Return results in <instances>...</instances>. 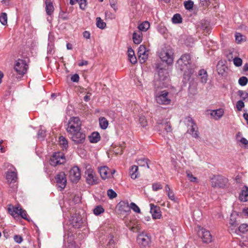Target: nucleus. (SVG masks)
Here are the masks:
<instances>
[{
  "label": "nucleus",
  "mask_w": 248,
  "mask_h": 248,
  "mask_svg": "<svg viewBox=\"0 0 248 248\" xmlns=\"http://www.w3.org/2000/svg\"><path fill=\"white\" fill-rule=\"evenodd\" d=\"M198 76L200 78L201 82L203 84H205L208 79V75L205 70L201 69L198 73Z\"/></svg>",
  "instance_id": "nucleus-27"
},
{
  "label": "nucleus",
  "mask_w": 248,
  "mask_h": 248,
  "mask_svg": "<svg viewBox=\"0 0 248 248\" xmlns=\"http://www.w3.org/2000/svg\"><path fill=\"white\" fill-rule=\"evenodd\" d=\"M155 89V96L158 104L165 105L170 104L171 100L168 97L169 93L167 91L158 92L159 89Z\"/></svg>",
  "instance_id": "nucleus-7"
},
{
  "label": "nucleus",
  "mask_w": 248,
  "mask_h": 248,
  "mask_svg": "<svg viewBox=\"0 0 248 248\" xmlns=\"http://www.w3.org/2000/svg\"><path fill=\"white\" fill-rule=\"evenodd\" d=\"M148 53L138 56L140 62L141 63H144L146 61V60L148 59Z\"/></svg>",
  "instance_id": "nucleus-49"
},
{
  "label": "nucleus",
  "mask_w": 248,
  "mask_h": 248,
  "mask_svg": "<svg viewBox=\"0 0 248 248\" xmlns=\"http://www.w3.org/2000/svg\"><path fill=\"white\" fill-rule=\"evenodd\" d=\"M98 171L103 179L110 177L109 169L107 166H103L98 168Z\"/></svg>",
  "instance_id": "nucleus-21"
},
{
  "label": "nucleus",
  "mask_w": 248,
  "mask_h": 248,
  "mask_svg": "<svg viewBox=\"0 0 248 248\" xmlns=\"http://www.w3.org/2000/svg\"><path fill=\"white\" fill-rule=\"evenodd\" d=\"M245 107V104L243 100H239L237 102L236 107L238 111L242 110V108Z\"/></svg>",
  "instance_id": "nucleus-52"
},
{
  "label": "nucleus",
  "mask_w": 248,
  "mask_h": 248,
  "mask_svg": "<svg viewBox=\"0 0 248 248\" xmlns=\"http://www.w3.org/2000/svg\"><path fill=\"white\" fill-rule=\"evenodd\" d=\"M228 69V67L223 63L222 61H219L217 65V71L220 76H224Z\"/></svg>",
  "instance_id": "nucleus-20"
},
{
  "label": "nucleus",
  "mask_w": 248,
  "mask_h": 248,
  "mask_svg": "<svg viewBox=\"0 0 248 248\" xmlns=\"http://www.w3.org/2000/svg\"><path fill=\"white\" fill-rule=\"evenodd\" d=\"M137 242L141 248L149 247L151 243V237L147 233H141L137 237Z\"/></svg>",
  "instance_id": "nucleus-15"
},
{
  "label": "nucleus",
  "mask_w": 248,
  "mask_h": 248,
  "mask_svg": "<svg viewBox=\"0 0 248 248\" xmlns=\"http://www.w3.org/2000/svg\"><path fill=\"white\" fill-rule=\"evenodd\" d=\"M45 3L46 5L45 10L46 14L48 16L52 15L54 10L52 2L50 0H46Z\"/></svg>",
  "instance_id": "nucleus-23"
},
{
  "label": "nucleus",
  "mask_w": 248,
  "mask_h": 248,
  "mask_svg": "<svg viewBox=\"0 0 248 248\" xmlns=\"http://www.w3.org/2000/svg\"><path fill=\"white\" fill-rule=\"evenodd\" d=\"M150 23L148 21H144L138 26L139 31H145L150 28Z\"/></svg>",
  "instance_id": "nucleus-35"
},
{
  "label": "nucleus",
  "mask_w": 248,
  "mask_h": 248,
  "mask_svg": "<svg viewBox=\"0 0 248 248\" xmlns=\"http://www.w3.org/2000/svg\"><path fill=\"white\" fill-rule=\"evenodd\" d=\"M66 131L69 134L81 129V122L78 117H72L68 121Z\"/></svg>",
  "instance_id": "nucleus-6"
},
{
  "label": "nucleus",
  "mask_w": 248,
  "mask_h": 248,
  "mask_svg": "<svg viewBox=\"0 0 248 248\" xmlns=\"http://www.w3.org/2000/svg\"><path fill=\"white\" fill-rule=\"evenodd\" d=\"M176 67L184 72V78L189 80L194 73L195 65L192 63L191 55L188 53L182 55L176 62Z\"/></svg>",
  "instance_id": "nucleus-1"
},
{
  "label": "nucleus",
  "mask_w": 248,
  "mask_h": 248,
  "mask_svg": "<svg viewBox=\"0 0 248 248\" xmlns=\"http://www.w3.org/2000/svg\"><path fill=\"white\" fill-rule=\"evenodd\" d=\"M163 187L159 183H154L152 185V188L154 191H157L162 189Z\"/></svg>",
  "instance_id": "nucleus-53"
},
{
  "label": "nucleus",
  "mask_w": 248,
  "mask_h": 248,
  "mask_svg": "<svg viewBox=\"0 0 248 248\" xmlns=\"http://www.w3.org/2000/svg\"><path fill=\"white\" fill-rule=\"evenodd\" d=\"M129 207L136 213H140V208L134 202L130 203Z\"/></svg>",
  "instance_id": "nucleus-51"
},
{
  "label": "nucleus",
  "mask_w": 248,
  "mask_h": 248,
  "mask_svg": "<svg viewBox=\"0 0 248 248\" xmlns=\"http://www.w3.org/2000/svg\"><path fill=\"white\" fill-rule=\"evenodd\" d=\"M238 231L241 233H245L248 231V224L243 223L238 227Z\"/></svg>",
  "instance_id": "nucleus-41"
},
{
  "label": "nucleus",
  "mask_w": 248,
  "mask_h": 248,
  "mask_svg": "<svg viewBox=\"0 0 248 248\" xmlns=\"http://www.w3.org/2000/svg\"><path fill=\"white\" fill-rule=\"evenodd\" d=\"M99 125L102 129H106L108 125V122L104 117H101L99 119Z\"/></svg>",
  "instance_id": "nucleus-32"
},
{
  "label": "nucleus",
  "mask_w": 248,
  "mask_h": 248,
  "mask_svg": "<svg viewBox=\"0 0 248 248\" xmlns=\"http://www.w3.org/2000/svg\"><path fill=\"white\" fill-rule=\"evenodd\" d=\"M72 140L75 144H83L85 141L86 135L81 130H78L77 132L69 134Z\"/></svg>",
  "instance_id": "nucleus-13"
},
{
  "label": "nucleus",
  "mask_w": 248,
  "mask_h": 248,
  "mask_svg": "<svg viewBox=\"0 0 248 248\" xmlns=\"http://www.w3.org/2000/svg\"><path fill=\"white\" fill-rule=\"evenodd\" d=\"M93 213L96 216H98L105 212V210L103 207L99 205L96 206L93 210Z\"/></svg>",
  "instance_id": "nucleus-39"
},
{
  "label": "nucleus",
  "mask_w": 248,
  "mask_h": 248,
  "mask_svg": "<svg viewBox=\"0 0 248 248\" xmlns=\"http://www.w3.org/2000/svg\"><path fill=\"white\" fill-rule=\"evenodd\" d=\"M167 195H168L169 198L170 200H171V201L175 200V196H174V194L173 192H172V191L171 190V191L168 192V193H167Z\"/></svg>",
  "instance_id": "nucleus-62"
},
{
  "label": "nucleus",
  "mask_w": 248,
  "mask_h": 248,
  "mask_svg": "<svg viewBox=\"0 0 248 248\" xmlns=\"http://www.w3.org/2000/svg\"><path fill=\"white\" fill-rule=\"evenodd\" d=\"M65 162L66 159L64 154L61 152L54 153L49 160L50 165L54 167L63 164Z\"/></svg>",
  "instance_id": "nucleus-10"
},
{
  "label": "nucleus",
  "mask_w": 248,
  "mask_h": 248,
  "mask_svg": "<svg viewBox=\"0 0 248 248\" xmlns=\"http://www.w3.org/2000/svg\"><path fill=\"white\" fill-rule=\"evenodd\" d=\"M164 129L167 133L171 132L172 131L171 126L169 122H166L165 124Z\"/></svg>",
  "instance_id": "nucleus-56"
},
{
  "label": "nucleus",
  "mask_w": 248,
  "mask_h": 248,
  "mask_svg": "<svg viewBox=\"0 0 248 248\" xmlns=\"http://www.w3.org/2000/svg\"><path fill=\"white\" fill-rule=\"evenodd\" d=\"M229 224L230 225V227H232V228L237 227L238 225V222L236 220L235 216L232 214L230 216Z\"/></svg>",
  "instance_id": "nucleus-36"
},
{
  "label": "nucleus",
  "mask_w": 248,
  "mask_h": 248,
  "mask_svg": "<svg viewBox=\"0 0 248 248\" xmlns=\"http://www.w3.org/2000/svg\"><path fill=\"white\" fill-rule=\"evenodd\" d=\"M233 64L237 67H239L242 64V60L239 57H235L233 60Z\"/></svg>",
  "instance_id": "nucleus-47"
},
{
  "label": "nucleus",
  "mask_w": 248,
  "mask_h": 248,
  "mask_svg": "<svg viewBox=\"0 0 248 248\" xmlns=\"http://www.w3.org/2000/svg\"><path fill=\"white\" fill-rule=\"evenodd\" d=\"M133 42L135 44H140L142 40V33L141 31H138L133 33Z\"/></svg>",
  "instance_id": "nucleus-25"
},
{
  "label": "nucleus",
  "mask_w": 248,
  "mask_h": 248,
  "mask_svg": "<svg viewBox=\"0 0 248 248\" xmlns=\"http://www.w3.org/2000/svg\"><path fill=\"white\" fill-rule=\"evenodd\" d=\"M54 41H55V37L53 35L49 34L48 35V44L51 45L53 44L54 45Z\"/></svg>",
  "instance_id": "nucleus-61"
},
{
  "label": "nucleus",
  "mask_w": 248,
  "mask_h": 248,
  "mask_svg": "<svg viewBox=\"0 0 248 248\" xmlns=\"http://www.w3.org/2000/svg\"><path fill=\"white\" fill-rule=\"evenodd\" d=\"M107 194L108 197L111 199L115 198L117 196V193L112 189H109L108 190Z\"/></svg>",
  "instance_id": "nucleus-48"
},
{
  "label": "nucleus",
  "mask_w": 248,
  "mask_h": 248,
  "mask_svg": "<svg viewBox=\"0 0 248 248\" xmlns=\"http://www.w3.org/2000/svg\"><path fill=\"white\" fill-rule=\"evenodd\" d=\"M28 65L25 60L18 59L14 64V71H11L8 77L13 81H18L26 74L28 69Z\"/></svg>",
  "instance_id": "nucleus-2"
},
{
  "label": "nucleus",
  "mask_w": 248,
  "mask_h": 248,
  "mask_svg": "<svg viewBox=\"0 0 248 248\" xmlns=\"http://www.w3.org/2000/svg\"><path fill=\"white\" fill-rule=\"evenodd\" d=\"M70 224L74 228H80L83 223L81 216L78 214H74L69 218Z\"/></svg>",
  "instance_id": "nucleus-17"
},
{
  "label": "nucleus",
  "mask_w": 248,
  "mask_h": 248,
  "mask_svg": "<svg viewBox=\"0 0 248 248\" xmlns=\"http://www.w3.org/2000/svg\"><path fill=\"white\" fill-rule=\"evenodd\" d=\"M89 140L91 143H95L98 142L101 139L99 133L97 132H93L90 136H89Z\"/></svg>",
  "instance_id": "nucleus-26"
},
{
  "label": "nucleus",
  "mask_w": 248,
  "mask_h": 248,
  "mask_svg": "<svg viewBox=\"0 0 248 248\" xmlns=\"http://www.w3.org/2000/svg\"><path fill=\"white\" fill-rule=\"evenodd\" d=\"M172 21L173 23L178 24L182 22V18L179 14H175L172 18Z\"/></svg>",
  "instance_id": "nucleus-40"
},
{
  "label": "nucleus",
  "mask_w": 248,
  "mask_h": 248,
  "mask_svg": "<svg viewBox=\"0 0 248 248\" xmlns=\"http://www.w3.org/2000/svg\"><path fill=\"white\" fill-rule=\"evenodd\" d=\"M150 213L154 219H159L161 217V212L160 207L154 204H150Z\"/></svg>",
  "instance_id": "nucleus-19"
},
{
  "label": "nucleus",
  "mask_w": 248,
  "mask_h": 248,
  "mask_svg": "<svg viewBox=\"0 0 248 248\" xmlns=\"http://www.w3.org/2000/svg\"><path fill=\"white\" fill-rule=\"evenodd\" d=\"M138 170V167L136 165H133L131 167L129 173L132 179H135L139 176V172Z\"/></svg>",
  "instance_id": "nucleus-28"
},
{
  "label": "nucleus",
  "mask_w": 248,
  "mask_h": 248,
  "mask_svg": "<svg viewBox=\"0 0 248 248\" xmlns=\"http://www.w3.org/2000/svg\"><path fill=\"white\" fill-rule=\"evenodd\" d=\"M59 142L63 149H67L68 147V141L66 139L62 136L59 137Z\"/></svg>",
  "instance_id": "nucleus-34"
},
{
  "label": "nucleus",
  "mask_w": 248,
  "mask_h": 248,
  "mask_svg": "<svg viewBox=\"0 0 248 248\" xmlns=\"http://www.w3.org/2000/svg\"><path fill=\"white\" fill-rule=\"evenodd\" d=\"M55 180L56 186L61 191L64 189L66 186L67 180L66 175L63 171H61L56 175Z\"/></svg>",
  "instance_id": "nucleus-14"
},
{
  "label": "nucleus",
  "mask_w": 248,
  "mask_h": 248,
  "mask_svg": "<svg viewBox=\"0 0 248 248\" xmlns=\"http://www.w3.org/2000/svg\"><path fill=\"white\" fill-rule=\"evenodd\" d=\"M119 205L121 209L126 211V209H129V206L127 202L121 201Z\"/></svg>",
  "instance_id": "nucleus-45"
},
{
  "label": "nucleus",
  "mask_w": 248,
  "mask_h": 248,
  "mask_svg": "<svg viewBox=\"0 0 248 248\" xmlns=\"http://www.w3.org/2000/svg\"><path fill=\"white\" fill-rule=\"evenodd\" d=\"M90 35H91V34L90 33L89 31H84L83 32V36L84 38H86V39H89L90 38Z\"/></svg>",
  "instance_id": "nucleus-63"
},
{
  "label": "nucleus",
  "mask_w": 248,
  "mask_h": 248,
  "mask_svg": "<svg viewBox=\"0 0 248 248\" xmlns=\"http://www.w3.org/2000/svg\"><path fill=\"white\" fill-rule=\"evenodd\" d=\"M128 56L130 62L132 64H135L137 62V59L135 55L134 51L130 47L128 49Z\"/></svg>",
  "instance_id": "nucleus-31"
},
{
  "label": "nucleus",
  "mask_w": 248,
  "mask_h": 248,
  "mask_svg": "<svg viewBox=\"0 0 248 248\" xmlns=\"http://www.w3.org/2000/svg\"><path fill=\"white\" fill-rule=\"evenodd\" d=\"M159 56L162 61L168 65L171 64L174 61V50L170 46H165L161 49Z\"/></svg>",
  "instance_id": "nucleus-4"
},
{
  "label": "nucleus",
  "mask_w": 248,
  "mask_h": 248,
  "mask_svg": "<svg viewBox=\"0 0 248 248\" xmlns=\"http://www.w3.org/2000/svg\"><path fill=\"white\" fill-rule=\"evenodd\" d=\"M184 122L187 126L191 127L190 129L189 130L192 136L194 138H198L199 137V131L197 125L194 122V120L190 116H186L185 118Z\"/></svg>",
  "instance_id": "nucleus-12"
},
{
  "label": "nucleus",
  "mask_w": 248,
  "mask_h": 248,
  "mask_svg": "<svg viewBox=\"0 0 248 248\" xmlns=\"http://www.w3.org/2000/svg\"><path fill=\"white\" fill-rule=\"evenodd\" d=\"M239 199L241 202H246L248 201V187L244 186L239 194Z\"/></svg>",
  "instance_id": "nucleus-22"
},
{
  "label": "nucleus",
  "mask_w": 248,
  "mask_h": 248,
  "mask_svg": "<svg viewBox=\"0 0 248 248\" xmlns=\"http://www.w3.org/2000/svg\"><path fill=\"white\" fill-rule=\"evenodd\" d=\"M158 31L161 33L164 34L166 33L167 31V28L163 25H160L158 27Z\"/></svg>",
  "instance_id": "nucleus-59"
},
{
  "label": "nucleus",
  "mask_w": 248,
  "mask_h": 248,
  "mask_svg": "<svg viewBox=\"0 0 248 248\" xmlns=\"http://www.w3.org/2000/svg\"><path fill=\"white\" fill-rule=\"evenodd\" d=\"M76 2H78L79 5V8L81 10H85L87 6V0H70V4L72 5H74Z\"/></svg>",
  "instance_id": "nucleus-30"
},
{
  "label": "nucleus",
  "mask_w": 248,
  "mask_h": 248,
  "mask_svg": "<svg viewBox=\"0 0 248 248\" xmlns=\"http://www.w3.org/2000/svg\"><path fill=\"white\" fill-rule=\"evenodd\" d=\"M136 162L138 165L140 166L144 167L146 166L147 168H149V164L150 161L147 158L142 157L139 158L137 159Z\"/></svg>",
  "instance_id": "nucleus-29"
},
{
  "label": "nucleus",
  "mask_w": 248,
  "mask_h": 248,
  "mask_svg": "<svg viewBox=\"0 0 248 248\" xmlns=\"http://www.w3.org/2000/svg\"><path fill=\"white\" fill-rule=\"evenodd\" d=\"M194 3L191 0L186 1L184 2V6L186 10H190L193 7Z\"/></svg>",
  "instance_id": "nucleus-46"
},
{
  "label": "nucleus",
  "mask_w": 248,
  "mask_h": 248,
  "mask_svg": "<svg viewBox=\"0 0 248 248\" xmlns=\"http://www.w3.org/2000/svg\"><path fill=\"white\" fill-rule=\"evenodd\" d=\"M96 26L101 29H104L106 27V23L100 17H98L96 19Z\"/></svg>",
  "instance_id": "nucleus-37"
},
{
  "label": "nucleus",
  "mask_w": 248,
  "mask_h": 248,
  "mask_svg": "<svg viewBox=\"0 0 248 248\" xmlns=\"http://www.w3.org/2000/svg\"><path fill=\"white\" fill-rule=\"evenodd\" d=\"M69 178L73 183H77L81 178V173L79 168L74 166L69 171Z\"/></svg>",
  "instance_id": "nucleus-16"
},
{
  "label": "nucleus",
  "mask_w": 248,
  "mask_h": 248,
  "mask_svg": "<svg viewBox=\"0 0 248 248\" xmlns=\"http://www.w3.org/2000/svg\"><path fill=\"white\" fill-rule=\"evenodd\" d=\"M224 114V110L222 108H219L216 110H211L210 115L213 117L215 120L220 119Z\"/></svg>",
  "instance_id": "nucleus-24"
},
{
  "label": "nucleus",
  "mask_w": 248,
  "mask_h": 248,
  "mask_svg": "<svg viewBox=\"0 0 248 248\" xmlns=\"http://www.w3.org/2000/svg\"><path fill=\"white\" fill-rule=\"evenodd\" d=\"M240 141L243 144H244L245 145H248V140L246 139H245V138H242L240 139Z\"/></svg>",
  "instance_id": "nucleus-64"
},
{
  "label": "nucleus",
  "mask_w": 248,
  "mask_h": 248,
  "mask_svg": "<svg viewBox=\"0 0 248 248\" xmlns=\"http://www.w3.org/2000/svg\"><path fill=\"white\" fill-rule=\"evenodd\" d=\"M14 240L16 243L20 244L23 241V238L19 235H15L14 237Z\"/></svg>",
  "instance_id": "nucleus-55"
},
{
  "label": "nucleus",
  "mask_w": 248,
  "mask_h": 248,
  "mask_svg": "<svg viewBox=\"0 0 248 248\" xmlns=\"http://www.w3.org/2000/svg\"><path fill=\"white\" fill-rule=\"evenodd\" d=\"M146 48L144 46L140 45L138 52V56L148 53V51H146Z\"/></svg>",
  "instance_id": "nucleus-50"
},
{
  "label": "nucleus",
  "mask_w": 248,
  "mask_h": 248,
  "mask_svg": "<svg viewBox=\"0 0 248 248\" xmlns=\"http://www.w3.org/2000/svg\"><path fill=\"white\" fill-rule=\"evenodd\" d=\"M157 74L154 80L155 89H162L166 86L165 81L167 79L168 73L166 69L157 67Z\"/></svg>",
  "instance_id": "nucleus-3"
},
{
  "label": "nucleus",
  "mask_w": 248,
  "mask_h": 248,
  "mask_svg": "<svg viewBox=\"0 0 248 248\" xmlns=\"http://www.w3.org/2000/svg\"><path fill=\"white\" fill-rule=\"evenodd\" d=\"M46 131L43 129H39L37 133V137L38 139H43L46 137Z\"/></svg>",
  "instance_id": "nucleus-54"
},
{
  "label": "nucleus",
  "mask_w": 248,
  "mask_h": 248,
  "mask_svg": "<svg viewBox=\"0 0 248 248\" xmlns=\"http://www.w3.org/2000/svg\"><path fill=\"white\" fill-rule=\"evenodd\" d=\"M4 166L9 168L6 173V179L9 183H15L17 180V172L16 169L11 164L6 163Z\"/></svg>",
  "instance_id": "nucleus-9"
},
{
  "label": "nucleus",
  "mask_w": 248,
  "mask_h": 248,
  "mask_svg": "<svg viewBox=\"0 0 248 248\" xmlns=\"http://www.w3.org/2000/svg\"><path fill=\"white\" fill-rule=\"evenodd\" d=\"M237 94L242 99V100L245 102H248V93L243 91L239 90L237 92Z\"/></svg>",
  "instance_id": "nucleus-38"
},
{
  "label": "nucleus",
  "mask_w": 248,
  "mask_h": 248,
  "mask_svg": "<svg viewBox=\"0 0 248 248\" xmlns=\"http://www.w3.org/2000/svg\"><path fill=\"white\" fill-rule=\"evenodd\" d=\"M212 187L214 188H224L226 186L228 179L221 175H213L210 178Z\"/></svg>",
  "instance_id": "nucleus-8"
},
{
  "label": "nucleus",
  "mask_w": 248,
  "mask_h": 248,
  "mask_svg": "<svg viewBox=\"0 0 248 248\" xmlns=\"http://www.w3.org/2000/svg\"><path fill=\"white\" fill-rule=\"evenodd\" d=\"M85 178L86 183L89 185L93 186L98 183V178L94 170L91 167L86 168Z\"/></svg>",
  "instance_id": "nucleus-11"
},
{
  "label": "nucleus",
  "mask_w": 248,
  "mask_h": 248,
  "mask_svg": "<svg viewBox=\"0 0 248 248\" xmlns=\"http://www.w3.org/2000/svg\"><path fill=\"white\" fill-rule=\"evenodd\" d=\"M79 77L78 75L77 74H75L73 75V76H72V77L71 78V80L73 82H78L79 81Z\"/></svg>",
  "instance_id": "nucleus-60"
},
{
  "label": "nucleus",
  "mask_w": 248,
  "mask_h": 248,
  "mask_svg": "<svg viewBox=\"0 0 248 248\" xmlns=\"http://www.w3.org/2000/svg\"><path fill=\"white\" fill-rule=\"evenodd\" d=\"M7 210L9 214L15 218L20 217L25 220H29L26 211L21 207L19 204H17L16 206H14L12 204H8Z\"/></svg>",
  "instance_id": "nucleus-5"
},
{
  "label": "nucleus",
  "mask_w": 248,
  "mask_h": 248,
  "mask_svg": "<svg viewBox=\"0 0 248 248\" xmlns=\"http://www.w3.org/2000/svg\"><path fill=\"white\" fill-rule=\"evenodd\" d=\"M139 121L142 127H145L147 125V121L144 117H141L139 118Z\"/></svg>",
  "instance_id": "nucleus-57"
},
{
  "label": "nucleus",
  "mask_w": 248,
  "mask_h": 248,
  "mask_svg": "<svg viewBox=\"0 0 248 248\" xmlns=\"http://www.w3.org/2000/svg\"><path fill=\"white\" fill-rule=\"evenodd\" d=\"M0 22L3 25H5L7 23V16L5 13H2L0 16Z\"/></svg>",
  "instance_id": "nucleus-42"
},
{
  "label": "nucleus",
  "mask_w": 248,
  "mask_h": 248,
  "mask_svg": "<svg viewBox=\"0 0 248 248\" xmlns=\"http://www.w3.org/2000/svg\"><path fill=\"white\" fill-rule=\"evenodd\" d=\"M248 78L246 77H241L238 80V83L242 86H244L248 84Z\"/></svg>",
  "instance_id": "nucleus-44"
},
{
  "label": "nucleus",
  "mask_w": 248,
  "mask_h": 248,
  "mask_svg": "<svg viewBox=\"0 0 248 248\" xmlns=\"http://www.w3.org/2000/svg\"><path fill=\"white\" fill-rule=\"evenodd\" d=\"M198 235L203 243H209L212 241V236L210 232L203 228H199Z\"/></svg>",
  "instance_id": "nucleus-18"
},
{
  "label": "nucleus",
  "mask_w": 248,
  "mask_h": 248,
  "mask_svg": "<svg viewBox=\"0 0 248 248\" xmlns=\"http://www.w3.org/2000/svg\"><path fill=\"white\" fill-rule=\"evenodd\" d=\"M235 40L238 43L241 42L242 40V35L241 33L236 32L235 34Z\"/></svg>",
  "instance_id": "nucleus-58"
},
{
  "label": "nucleus",
  "mask_w": 248,
  "mask_h": 248,
  "mask_svg": "<svg viewBox=\"0 0 248 248\" xmlns=\"http://www.w3.org/2000/svg\"><path fill=\"white\" fill-rule=\"evenodd\" d=\"M186 176L189 180L192 182H196L197 181V178L194 176L192 172L189 170L186 171Z\"/></svg>",
  "instance_id": "nucleus-43"
},
{
  "label": "nucleus",
  "mask_w": 248,
  "mask_h": 248,
  "mask_svg": "<svg viewBox=\"0 0 248 248\" xmlns=\"http://www.w3.org/2000/svg\"><path fill=\"white\" fill-rule=\"evenodd\" d=\"M55 46L53 44H47V56L46 59H48L49 57L52 56L55 53Z\"/></svg>",
  "instance_id": "nucleus-33"
}]
</instances>
